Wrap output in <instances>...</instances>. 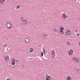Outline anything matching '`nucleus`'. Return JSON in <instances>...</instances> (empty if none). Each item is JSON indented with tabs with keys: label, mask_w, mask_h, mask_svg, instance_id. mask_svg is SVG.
Listing matches in <instances>:
<instances>
[{
	"label": "nucleus",
	"mask_w": 80,
	"mask_h": 80,
	"mask_svg": "<svg viewBox=\"0 0 80 80\" xmlns=\"http://www.w3.org/2000/svg\"><path fill=\"white\" fill-rule=\"evenodd\" d=\"M78 30H76L75 31V32H76V33H78Z\"/></svg>",
	"instance_id": "obj_24"
},
{
	"label": "nucleus",
	"mask_w": 80,
	"mask_h": 80,
	"mask_svg": "<svg viewBox=\"0 0 80 80\" xmlns=\"http://www.w3.org/2000/svg\"><path fill=\"white\" fill-rule=\"evenodd\" d=\"M52 56L53 57H55V51L54 49H53L51 52Z\"/></svg>",
	"instance_id": "obj_4"
},
{
	"label": "nucleus",
	"mask_w": 80,
	"mask_h": 80,
	"mask_svg": "<svg viewBox=\"0 0 80 80\" xmlns=\"http://www.w3.org/2000/svg\"><path fill=\"white\" fill-rule=\"evenodd\" d=\"M77 35L78 36V35H79V33H77Z\"/></svg>",
	"instance_id": "obj_26"
},
{
	"label": "nucleus",
	"mask_w": 80,
	"mask_h": 80,
	"mask_svg": "<svg viewBox=\"0 0 80 80\" xmlns=\"http://www.w3.org/2000/svg\"><path fill=\"white\" fill-rule=\"evenodd\" d=\"M21 22H22L23 24H24L25 25H26L27 24V21L26 19H24L23 18H21Z\"/></svg>",
	"instance_id": "obj_2"
},
{
	"label": "nucleus",
	"mask_w": 80,
	"mask_h": 80,
	"mask_svg": "<svg viewBox=\"0 0 80 80\" xmlns=\"http://www.w3.org/2000/svg\"><path fill=\"white\" fill-rule=\"evenodd\" d=\"M67 45H68V46H70V45H71V43H70V42H67Z\"/></svg>",
	"instance_id": "obj_16"
},
{
	"label": "nucleus",
	"mask_w": 80,
	"mask_h": 80,
	"mask_svg": "<svg viewBox=\"0 0 80 80\" xmlns=\"http://www.w3.org/2000/svg\"><path fill=\"white\" fill-rule=\"evenodd\" d=\"M54 32H55V33H58V30H57V29L55 28L53 30Z\"/></svg>",
	"instance_id": "obj_15"
},
{
	"label": "nucleus",
	"mask_w": 80,
	"mask_h": 80,
	"mask_svg": "<svg viewBox=\"0 0 80 80\" xmlns=\"http://www.w3.org/2000/svg\"><path fill=\"white\" fill-rule=\"evenodd\" d=\"M7 80H11L10 79L8 78L7 79Z\"/></svg>",
	"instance_id": "obj_25"
},
{
	"label": "nucleus",
	"mask_w": 80,
	"mask_h": 80,
	"mask_svg": "<svg viewBox=\"0 0 80 80\" xmlns=\"http://www.w3.org/2000/svg\"><path fill=\"white\" fill-rule=\"evenodd\" d=\"M41 36V37H43L44 38H45V37H47V35L45 33H44L43 34H42Z\"/></svg>",
	"instance_id": "obj_12"
},
{
	"label": "nucleus",
	"mask_w": 80,
	"mask_h": 80,
	"mask_svg": "<svg viewBox=\"0 0 80 80\" xmlns=\"http://www.w3.org/2000/svg\"><path fill=\"white\" fill-rule=\"evenodd\" d=\"M50 76H47L46 77V80H50Z\"/></svg>",
	"instance_id": "obj_11"
},
{
	"label": "nucleus",
	"mask_w": 80,
	"mask_h": 80,
	"mask_svg": "<svg viewBox=\"0 0 80 80\" xmlns=\"http://www.w3.org/2000/svg\"><path fill=\"white\" fill-rule=\"evenodd\" d=\"M73 53V51L72 49H70L68 52V54L69 55H72Z\"/></svg>",
	"instance_id": "obj_8"
},
{
	"label": "nucleus",
	"mask_w": 80,
	"mask_h": 80,
	"mask_svg": "<svg viewBox=\"0 0 80 80\" xmlns=\"http://www.w3.org/2000/svg\"><path fill=\"white\" fill-rule=\"evenodd\" d=\"M5 62H7L9 60V56L7 55L5 58Z\"/></svg>",
	"instance_id": "obj_9"
},
{
	"label": "nucleus",
	"mask_w": 80,
	"mask_h": 80,
	"mask_svg": "<svg viewBox=\"0 0 80 80\" xmlns=\"http://www.w3.org/2000/svg\"><path fill=\"white\" fill-rule=\"evenodd\" d=\"M33 52V49L32 48H31L29 49V52H30V53H32Z\"/></svg>",
	"instance_id": "obj_14"
},
{
	"label": "nucleus",
	"mask_w": 80,
	"mask_h": 80,
	"mask_svg": "<svg viewBox=\"0 0 80 80\" xmlns=\"http://www.w3.org/2000/svg\"><path fill=\"white\" fill-rule=\"evenodd\" d=\"M6 27L7 28L9 29L12 27V25L9 22H7L6 23Z\"/></svg>",
	"instance_id": "obj_3"
},
{
	"label": "nucleus",
	"mask_w": 80,
	"mask_h": 80,
	"mask_svg": "<svg viewBox=\"0 0 80 80\" xmlns=\"http://www.w3.org/2000/svg\"><path fill=\"white\" fill-rule=\"evenodd\" d=\"M24 42L26 43H28L29 42H30V40H29V39L28 38H26L25 39Z\"/></svg>",
	"instance_id": "obj_6"
},
{
	"label": "nucleus",
	"mask_w": 80,
	"mask_h": 80,
	"mask_svg": "<svg viewBox=\"0 0 80 80\" xmlns=\"http://www.w3.org/2000/svg\"><path fill=\"white\" fill-rule=\"evenodd\" d=\"M60 32L61 33V34H62V35H63V34H64V33H65V32L63 31H61V32Z\"/></svg>",
	"instance_id": "obj_19"
},
{
	"label": "nucleus",
	"mask_w": 80,
	"mask_h": 80,
	"mask_svg": "<svg viewBox=\"0 0 80 80\" xmlns=\"http://www.w3.org/2000/svg\"><path fill=\"white\" fill-rule=\"evenodd\" d=\"M19 8H20V6H18L16 7L17 9H18Z\"/></svg>",
	"instance_id": "obj_22"
},
{
	"label": "nucleus",
	"mask_w": 80,
	"mask_h": 80,
	"mask_svg": "<svg viewBox=\"0 0 80 80\" xmlns=\"http://www.w3.org/2000/svg\"><path fill=\"white\" fill-rule=\"evenodd\" d=\"M72 60L73 61H75V60H77V57H74L72 58Z\"/></svg>",
	"instance_id": "obj_17"
},
{
	"label": "nucleus",
	"mask_w": 80,
	"mask_h": 80,
	"mask_svg": "<svg viewBox=\"0 0 80 80\" xmlns=\"http://www.w3.org/2000/svg\"><path fill=\"white\" fill-rule=\"evenodd\" d=\"M71 79V78H70V77L68 76L66 80H70Z\"/></svg>",
	"instance_id": "obj_18"
},
{
	"label": "nucleus",
	"mask_w": 80,
	"mask_h": 80,
	"mask_svg": "<svg viewBox=\"0 0 80 80\" xmlns=\"http://www.w3.org/2000/svg\"><path fill=\"white\" fill-rule=\"evenodd\" d=\"M43 52L44 54H45V49H43Z\"/></svg>",
	"instance_id": "obj_23"
},
{
	"label": "nucleus",
	"mask_w": 80,
	"mask_h": 80,
	"mask_svg": "<svg viewBox=\"0 0 80 80\" xmlns=\"http://www.w3.org/2000/svg\"><path fill=\"white\" fill-rule=\"evenodd\" d=\"M41 56L42 57H43V52H42L41 53Z\"/></svg>",
	"instance_id": "obj_21"
},
{
	"label": "nucleus",
	"mask_w": 80,
	"mask_h": 80,
	"mask_svg": "<svg viewBox=\"0 0 80 80\" xmlns=\"http://www.w3.org/2000/svg\"><path fill=\"white\" fill-rule=\"evenodd\" d=\"M70 34H71V33L70 32V30L67 31L66 32V35H70Z\"/></svg>",
	"instance_id": "obj_7"
},
{
	"label": "nucleus",
	"mask_w": 80,
	"mask_h": 80,
	"mask_svg": "<svg viewBox=\"0 0 80 80\" xmlns=\"http://www.w3.org/2000/svg\"><path fill=\"white\" fill-rule=\"evenodd\" d=\"M61 18L64 20H65L67 19L68 17L67 15H66L65 13H63L61 14Z\"/></svg>",
	"instance_id": "obj_1"
},
{
	"label": "nucleus",
	"mask_w": 80,
	"mask_h": 80,
	"mask_svg": "<svg viewBox=\"0 0 80 80\" xmlns=\"http://www.w3.org/2000/svg\"><path fill=\"white\" fill-rule=\"evenodd\" d=\"M64 30V28L63 27H61L60 28V30H59V32H62V31H63V30Z\"/></svg>",
	"instance_id": "obj_13"
},
{
	"label": "nucleus",
	"mask_w": 80,
	"mask_h": 80,
	"mask_svg": "<svg viewBox=\"0 0 80 80\" xmlns=\"http://www.w3.org/2000/svg\"><path fill=\"white\" fill-rule=\"evenodd\" d=\"M79 62V59H76L75 61V62Z\"/></svg>",
	"instance_id": "obj_20"
},
{
	"label": "nucleus",
	"mask_w": 80,
	"mask_h": 80,
	"mask_svg": "<svg viewBox=\"0 0 80 80\" xmlns=\"http://www.w3.org/2000/svg\"><path fill=\"white\" fill-rule=\"evenodd\" d=\"M5 0H0V3L1 5H3V3H5Z\"/></svg>",
	"instance_id": "obj_10"
},
{
	"label": "nucleus",
	"mask_w": 80,
	"mask_h": 80,
	"mask_svg": "<svg viewBox=\"0 0 80 80\" xmlns=\"http://www.w3.org/2000/svg\"><path fill=\"white\" fill-rule=\"evenodd\" d=\"M16 60L13 59V60L12 61V62H11V65H12L13 66H14V65H15V63H16Z\"/></svg>",
	"instance_id": "obj_5"
}]
</instances>
